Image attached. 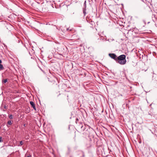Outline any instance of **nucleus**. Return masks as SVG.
<instances>
[{
	"mask_svg": "<svg viewBox=\"0 0 157 157\" xmlns=\"http://www.w3.org/2000/svg\"><path fill=\"white\" fill-rule=\"evenodd\" d=\"M116 62L121 65L125 64L126 62V56L124 55L119 56L117 58Z\"/></svg>",
	"mask_w": 157,
	"mask_h": 157,
	"instance_id": "f257e3e1",
	"label": "nucleus"
},
{
	"mask_svg": "<svg viewBox=\"0 0 157 157\" xmlns=\"http://www.w3.org/2000/svg\"><path fill=\"white\" fill-rule=\"evenodd\" d=\"M109 56L111 58L114 59L115 61H116L117 57L115 54L114 53H109Z\"/></svg>",
	"mask_w": 157,
	"mask_h": 157,
	"instance_id": "f03ea898",
	"label": "nucleus"
},
{
	"mask_svg": "<svg viewBox=\"0 0 157 157\" xmlns=\"http://www.w3.org/2000/svg\"><path fill=\"white\" fill-rule=\"evenodd\" d=\"M30 103L32 107L35 110H36V108L35 104L32 101H30Z\"/></svg>",
	"mask_w": 157,
	"mask_h": 157,
	"instance_id": "7ed1b4c3",
	"label": "nucleus"
},
{
	"mask_svg": "<svg viewBox=\"0 0 157 157\" xmlns=\"http://www.w3.org/2000/svg\"><path fill=\"white\" fill-rule=\"evenodd\" d=\"M79 126L80 127L81 131H84L86 129V126H85L84 127H83L81 123L80 124Z\"/></svg>",
	"mask_w": 157,
	"mask_h": 157,
	"instance_id": "20e7f679",
	"label": "nucleus"
},
{
	"mask_svg": "<svg viewBox=\"0 0 157 157\" xmlns=\"http://www.w3.org/2000/svg\"><path fill=\"white\" fill-rule=\"evenodd\" d=\"M7 124H8L9 125H11L12 124V123L11 121V120L7 122Z\"/></svg>",
	"mask_w": 157,
	"mask_h": 157,
	"instance_id": "39448f33",
	"label": "nucleus"
},
{
	"mask_svg": "<svg viewBox=\"0 0 157 157\" xmlns=\"http://www.w3.org/2000/svg\"><path fill=\"white\" fill-rule=\"evenodd\" d=\"M4 68L2 64H0V71L4 69Z\"/></svg>",
	"mask_w": 157,
	"mask_h": 157,
	"instance_id": "423d86ee",
	"label": "nucleus"
},
{
	"mask_svg": "<svg viewBox=\"0 0 157 157\" xmlns=\"http://www.w3.org/2000/svg\"><path fill=\"white\" fill-rule=\"evenodd\" d=\"M23 144V143L22 141H21L20 142V144L18 145L19 146H22Z\"/></svg>",
	"mask_w": 157,
	"mask_h": 157,
	"instance_id": "0eeeda50",
	"label": "nucleus"
},
{
	"mask_svg": "<svg viewBox=\"0 0 157 157\" xmlns=\"http://www.w3.org/2000/svg\"><path fill=\"white\" fill-rule=\"evenodd\" d=\"M7 82V79H4L3 81V82L4 83H6Z\"/></svg>",
	"mask_w": 157,
	"mask_h": 157,
	"instance_id": "6e6552de",
	"label": "nucleus"
},
{
	"mask_svg": "<svg viewBox=\"0 0 157 157\" xmlns=\"http://www.w3.org/2000/svg\"><path fill=\"white\" fill-rule=\"evenodd\" d=\"M83 12L84 15H85L86 14V10L84 9L83 10Z\"/></svg>",
	"mask_w": 157,
	"mask_h": 157,
	"instance_id": "1a4fd4ad",
	"label": "nucleus"
},
{
	"mask_svg": "<svg viewBox=\"0 0 157 157\" xmlns=\"http://www.w3.org/2000/svg\"><path fill=\"white\" fill-rule=\"evenodd\" d=\"M9 118H10V119H12L13 118V116H12V115H10L9 116Z\"/></svg>",
	"mask_w": 157,
	"mask_h": 157,
	"instance_id": "9d476101",
	"label": "nucleus"
},
{
	"mask_svg": "<svg viewBox=\"0 0 157 157\" xmlns=\"http://www.w3.org/2000/svg\"><path fill=\"white\" fill-rule=\"evenodd\" d=\"M78 118H76V119L75 122L76 124L77 123V122L78 121Z\"/></svg>",
	"mask_w": 157,
	"mask_h": 157,
	"instance_id": "9b49d317",
	"label": "nucleus"
},
{
	"mask_svg": "<svg viewBox=\"0 0 157 157\" xmlns=\"http://www.w3.org/2000/svg\"><path fill=\"white\" fill-rule=\"evenodd\" d=\"M2 142V138L1 137H0V142Z\"/></svg>",
	"mask_w": 157,
	"mask_h": 157,
	"instance_id": "f8f14e48",
	"label": "nucleus"
},
{
	"mask_svg": "<svg viewBox=\"0 0 157 157\" xmlns=\"http://www.w3.org/2000/svg\"><path fill=\"white\" fill-rule=\"evenodd\" d=\"M86 1H85L84 2V5L85 7H86Z\"/></svg>",
	"mask_w": 157,
	"mask_h": 157,
	"instance_id": "ddd939ff",
	"label": "nucleus"
},
{
	"mask_svg": "<svg viewBox=\"0 0 157 157\" xmlns=\"http://www.w3.org/2000/svg\"><path fill=\"white\" fill-rule=\"evenodd\" d=\"M82 152V157H85V154L83 152Z\"/></svg>",
	"mask_w": 157,
	"mask_h": 157,
	"instance_id": "4468645a",
	"label": "nucleus"
},
{
	"mask_svg": "<svg viewBox=\"0 0 157 157\" xmlns=\"http://www.w3.org/2000/svg\"><path fill=\"white\" fill-rule=\"evenodd\" d=\"M49 81L52 82H54V81H53V80L52 81L51 80H50V79L49 78Z\"/></svg>",
	"mask_w": 157,
	"mask_h": 157,
	"instance_id": "2eb2a0df",
	"label": "nucleus"
},
{
	"mask_svg": "<svg viewBox=\"0 0 157 157\" xmlns=\"http://www.w3.org/2000/svg\"><path fill=\"white\" fill-rule=\"evenodd\" d=\"M27 157H32V156L31 155H29L27 156Z\"/></svg>",
	"mask_w": 157,
	"mask_h": 157,
	"instance_id": "dca6fc26",
	"label": "nucleus"
},
{
	"mask_svg": "<svg viewBox=\"0 0 157 157\" xmlns=\"http://www.w3.org/2000/svg\"><path fill=\"white\" fill-rule=\"evenodd\" d=\"M2 63V61L0 59V64H1V63Z\"/></svg>",
	"mask_w": 157,
	"mask_h": 157,
	"instance_id": "f3484780",
	"label": "nucleus"
}]
</instances>
